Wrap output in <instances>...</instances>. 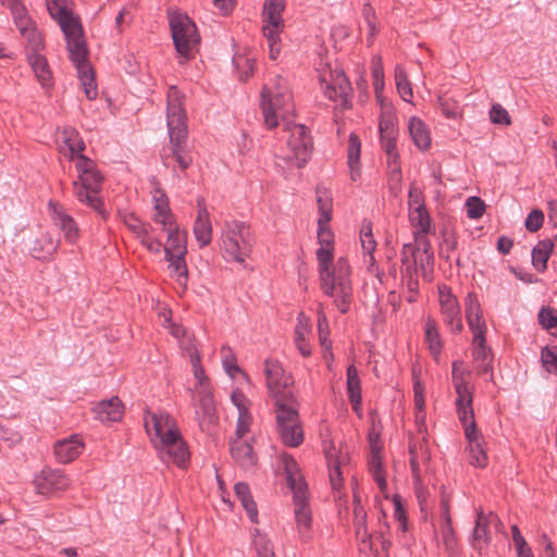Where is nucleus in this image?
Wrapping results in <instances>:
<instances>
[{
	"instance_id": "a19ab883",
	"label": "nucleus",
	"mask_w": 557,
	"mask_h": 557,
	"mask_svg": "<svg viewBox=\"0 0 557 557\" xmlns=\"http://www.w3.org/2000/svg\"><path fill=\"white\" fill-rule=\"evenodd\" d=\"M444 549L449 557L458 554V540L453 523L440 524Z\"/></svg>"
},
{
	"instance_id": "c9c22d12",
	"label": "nucleus",
	"mask_w": 557,
	"mask_h": 557,
	"mask_svg": "<svg viewBox=\"0 0 557 557\" xmlns=\"http://www.w3.org/2000/svg\"><path fill=\"white\" fill-rule=\"evenodd\" d=\"M317 203L319 209L318 225L329 224L332 220L333 200L325 188H317Z\"/></svg>"
},
{
	"instance_id": "864d4df0",
	"label": "nucleus",
	"mask_w": 557,
	"mask_h": 557,
	"mask_svg": "<svg viewBox=\"0 0 557 557\" xmlns=\"http://www.w3.org/2000/svg\"><path fill=\"white\" fill-rule=\"evenodd\" d=\"M490 120L494 124L510 125L511 119L508 111L499 103H494L490 110Z\"/></svg>"
},
{
	"instance_id": "a18cd8bd",
	"label": "nucleus",
	"mask_w": 557,
	"mask_h": 557,
	"mask_svg": "<svg viewBox=\"0 0 557 557\" xmlns=\"http://www.w3.org/2000/svg\"><path fill=\"white\" fill-rule=\"evenodd\" d=\"M443 114L448 119H456L460 114L459 102L447 95L437 98Z\"/></svg>"
},
{
	"instance_id": "2eb2a0df",
	"label": "nucleus",
	"mask_w": 557,
	"mask_h": 557,
	"mask_svg": "<svg viewBox=\"0 0 557 557\" xmlns=\"http://www.w3.org/2000/svg\"><path fill=\"white\" fill-rule=\"evenodd\" d=\"M35 485L39 494L50 496L65 491L70 485V480L61 470L44 469L35 479Z\"/></svg>"
},
{
	"instance_id": "a878e982",
	"label": "nucleus",
	"mask_w": 557,
	"mask_h": 557,
	"mask_svg": "<svg viewBox=\"0 0 557 557\" xmlns=\"http://www.w3.org/2000/svg\"><path fill=\"white\" fill-rule=\"evenodd\" d=\"M163 231L168 233V242L164 247L165 255H186L187 253V234L178 228L175 221L162 226Z\"/></svg>"
},
{
	"instance_id": "412c9836",
	"label": "nucleus",
	"mask_w": 557,
	"mask_h": 557,
	"mask_svg": "<svg viewBox=\"0 0 557 557\" xmlns=\"http://www.w3.org/2000/svg\"><path fill=\"white\" fill-rule=\"evenodd\" d=\"M230 453L233 460L245 471L256 468L258 456L251 444L246 440H231Z\"/></svg>"
},
{
	"instance_id": "1a4fd4ad",
	"label": "nucleus",
	"mask_w": 557,
	"mask_h": 557,
	"mask_svg": "<svg viewBox=\"0 0 557 557\" xmlns=\"http://www.w3.org/2000/svg\"><path fill=\"white\" fill-rule=\"evenodd\" d=\"M264 373L269 394L274 399V404L286 403L297 398L293 387V376L283 369L278 361L265 360Z\"/></svg>"
},
{
	"instance_id": "680f3d73",
	"label": "nucleus",
	"mask_w": 557,
	"mask_h": 557,
	"mask_svg": "<svg viewBox=\"0 0 557 557\" xmlns=\"http://www.w3.org/2000/svg\"><path fill=\"white\" fill-rule=\"evenodd\" d=\"M454 387L457 393L456 406H471L472 405V391L468 386L467 382L454 385Z\"/></svg>"
},
{
	"instance_id": "7ed1b4c3",
	"label": "nucleus",
	"mask_w": 557,
	"mask_h": 557,
	"mask_svg": "<svg viewBox=\"0 0 557 557\" xmlns=\"http://www.w3.org/2000/svg\"><path fill=\"white\" fill-rule=\"evenodd\" d=\"M183 95L177 87L171 86L168 91L166 120L171 144V152L162 154L163 163L169 166L170 159L175 158L178 166L186 170L193 163V157L187 148L188 129L186 112L182 103Z\"/></svg>"
},
{
	"instance_id": "aec40b11",
	"label": "nucleus",
	"mask_w": 557,
	"mask_h": 557,
	"mask_svg": "<svg viewBox=\"0 0 557 557\" xmlns=\"http://www.w3.org/2000/svg\"><path fill=\"white\" fill-rule=\"evenodd\" d=\"M466 440L468 442L469 462L473 467L484 468L487 466V455L483 447L484 438L476 429V424H472L469 431L466 430Z\"/></svg>"
},
{
	"instance_id": "72a5a7b5",
	"label": "nucleus",
	"mask_w": 557,
	"mask_h": 557,
	"mask_svg": "<svg viewBox=\"0 0 557 557\" xmlns=\"http://www.w3.org/2000/svg\"><path fill=\"white\" fill-rule=\"evenodd\" d=\"M360 152H361L360 139L355 133H351L348 138L347 158H348V166L350 169V177L352 181H357V178L360 176V164H359Z\"/></svg>"
},
{
	"instance_id": "a211bd4d",
	"label": "nucleus",
	"mask_w": 557,
	"mask_h": 557,
	"mask_svg": "<svg viewBox=\"0 0 557 557\" xmlns=\"http://www.w3.org/2000/svg\"><path fill=\"white\" fill-rule=\"evenodd\" d=\"M51 219L63 233L64 238L73 244L79 235L75 220L58 203L50 201L48 205Z\"/></svg>"
},
{
	"instance_id": "6e6d98bb",
	"label": "nucleus",
	"mask_w": 557,
	"mask_h": 557,
	"mask_svg": "<svg viewBox=\"0 0 557 557\" xmlns=\"http://www.w3.org/2000/svg\"><path fill=\"white\" fill-rule=\"evenodd\" d=\"M251 422L252 417L249 411L238 413L234 440H243L244 436L250 431Z\"/></svg>"
},
{
	"instance_id": "052dcab7",
	"label": "nucleus",
	"mask_w": 557,
	"mask_h": 557,
	"mask_svg": "<svg viewBox=\"0 0 557 557\" xmlns=\"http://www.w3.org/2000/svg\"><path fill=\"white\" fill-rule=\"evenodd\" d=\"M417 247H414L413 244L409 243L403 246L400 260L403 264H407L406 271L409 275H411V270L413 269L414 259L417 258Z\"/></svg>"
},
{
	"instance_id": "dca6fc26",
	"label": "nucleus",
	"mask_w": 557,
	"mask_h": 557,
	"mask_svg": "<svg viewBox=\"0 0 557 557\" xmlns=\"http://www.w3.org/2000/svg\"><path fill=\"white\" fill-rule=\"evenodd\" d=\"M472 358L478 375H488V380L493 381V360L494 354L492 348L486 344L485 336H474L472 339Z\"/></svg>"
},
{
	"instance_id": "338daca9",
	"label": "nucleus",
	"mask_w": 557,
	"mask_h": 557,
	"mask_svg": "<svg viewBox=\"0 0 557 557\" xmlns=\"http://www.w3.org/2000/svg\"><path fill=\"white\" fill-rule=\"evenodd\" d=\"M543 221H544L543 212L539 209H534L527 216L524 225L529 232L534 233L542 227Z\"/></svg>"
},
{
	"instance_id": "f257e3e1",
	"label": "nucleus",
	"mask_w": 557,
	"mask_h": 557,
	"mask_svg": "<svg viewBox=\"0 0 557 557\" xmlns=\"http://www.w3.org/2000/svg\"><path fill=\"white\" fill-rule=\"evenodd\" d=\"M317 259L319 262L320 286L323 293L333 297L337 309L341 313L349 311L352 298L351 286V268L345 257L337 259L333 269V247H320L317 250Z\"/></svg>"
},
{
	"instance_id": "5701e85b",
	"label": "nucleus",
	"mask_w": 557,
	"mask_h": 557,
	"mask_svg": "<svg viewBox=\"0 0 557 557\" xmlns=\"http://www.w3.org/2000/svg\"><path fill=\"white\" fill-rule=\"evenodd\" d=\"M83 449V440L75 434L69 438L58 441L54 445V455L59 462L70 463L82 454Z\"/></svg>"
},
{
	"instance_id": "e433bc0d",
	"label": "nucleus",
	"mask_w": 557,
	"mask_h": 557,
	"mask_svg": "<svg viewBox=\"0 0 557 557\" xmlns=\"http://www.w3.org/2000/svg\"><path fill=\"white\" fill-rule=\"evenodd\" d=\"M425 341L431 354L435 359H437L442 352L443 343L436 321L431 317H428L425 320Z\"/></svg>"
},
{
	"instance_id": "5fc2aeb1",
	"label": "nucleus",
	"mask_w": 557,
	"mask_h": 557,
	"mask_svg": "<svg viewBox=\"0 0 557 557\" xmlns=\"http://www.w3.org/2000/svg\"><path fill=\"white\" fill-rule=\"evenodd\" d=\"M466 208L470 219H479L484 214L485 203L481 198L472 196L467 199Z\"/></svg>"
},
{
	"instance_id": "bf43d9fd",
	"label": "nucleus",
	"mask_w": 557,
	"mask_h": 557,
	"mask_svg": "<svg viewBox=\"0 0 557 557\" xmlns=\"http://www.w3.org/2000/svg\"><path fill=\"white\" fill-rule=\"evenodd\" d=\"M307 333L306 325L298 323L295 329V343L300 354L304 357H309L311 355V349L308 343H306L305 335Z\"/></svg>"
},
{
	"instance_id": "8fccbe9b",
	"label": "nucleus",
	"mask_w": 557,
	"mask_h": 557,
	"mask_svg": "<svg viewBox=\"0 0 557 557\" xmlns=\"http://www.w3.org/2000/svg\"><path fill=\"white\" fill-rule=\"evenodd\" d=\"M541 361L548 373L557 375V352L545 346L541 350Z\"/></svg>"
},
{
	"instance_id": "de8ad7c7",
	"label": "nucleus",
	"mask_w": 557,
	"mask_h": 557,
	"mask_svg": "<svg viewBox=\"0 0 557 557\" xmlns=\"http://www.w3.org/2000/svg\"><path fill=\"white\" fill-rule=\"evenodd\" d=\"M450 494L446 491V487L442 485L440 491L441 524L453 523L450 516Z\"/></svg>"
},
{
	"instance_id": "58836bf2",
	"label": "nucleus",
	"mask_w": 557,
	"mask_h": 557,
	"mask_svg": "<svg viewBox=\"0 0 557 557\" xmlns=\"http://www.w3.org/2000/svg\"><path fill=\"white\" fill-rule=\"evenodd\" d=\"M194 234L199 247L208 246L212 240L210 218H197L194 224Z\"/></svg>"
},
{
	"instance_id": "c03bdc74",
	"label": "nucleus",
	"mask_w": 557,
	"mask_h": 557,
	"mask_svg": "<svg viewBox=\"0 0 557 557\" xmlns=\"http://www.w3.org/2000/svg\"><path fill=\"white\" fill-rule=\"evenodd\" d=\"M355 529L359 541V550L363 554L374 552V536L369 532L368 527H355Z\"/></svg>"
},
{
	"instance_id": "423d86ee",
	"label": "nucleus",
	"mask_w": 557,
	"mask_h": 557,
	"mask_svg": "<svg viewBox=\"0 0 557 557\" xmlns=\"http://www.w3.org/2000/svg\"><path fill=\"white\" fill-rule=\"evenodd\" d=\"M276 433L282 444L298 447L304 443V429L299 416L298 399L274 404Z\"/></svg>"
},
{
	"instance_id": "393cba45",
	"label": "nucleus",
	"mask_w": 557,
	"mask_h": 557,
	"mask_svg": "<svg viewBox=\"0 0 557 557\" xmlns=\"http://www.w3.org/2000/svg\"><path fill=\"white\" fill-rule=\"evenodd\" d=\"M466 319L473 337L486 334V324L482 317L481 305L475 295L469 294L466 299Z\"/></svg>"
},
{
	"instance_id": "49530a36",
	"label": "nucleus",
	"mask_w": 557,
	"mask_h": 557,
	"mask_svg": "<svg viewBox=\"0 0 557 557\" xmlns=\"http://www.w3.org/2000/svg\"><path fill=\"white\" fill-rule=\"evenodd\" d=\"M23 37L26 40V57H28V53H40V51L44 49L45 42L37 27Z\"/></svg>"
},
{
	"instance_id": "0eeeda50",
	"label": "nucleus",
	"mask_w": 557,
	"mask_h": 557,
	"mask_svg": "<svg viewBox=\"0 0 557 557\" xmlns=\"http://www.w3.org/2000/svg\"><path fill=\"white\" fill-rule=\"evenodd\" d=\"M222 245L225 253L234 261L244 263L255 245V236L244 222L226 223L222 233Z\"/></svg>"
},
{
	"instance_id": "4d7b16f0",
	"label": "nucleus",
	"mask_w": 557,
	"mask_h": 557,
	"mask_svg": "<svg viewBox=\"0 0 557 557\" xmlns=\"http://www.w3.org/2000/svg\"><path fill=\"white\" fill-rule=\"evenodd\" d=\"M318 333L321 345L329 350L331 348V342L329 341L330 330L326 315L323 311L318 313Z\"/></svg>"
},
{
	"instance_id": "3c124183",
	"label": "nucleus",
	"mask_w": 557,
	"mask_h": 557,
	"mask_svg": "<svg viewBox=\"0 0 557 557\" xmlns=\"http://www.w3.org/2000/svg\"><path fill=\"white\" fill-rule=\"evenodd\" d=\"M434 264V255H422L421 252L417 255V258L414 259L413 269H419L422 272V275L425 278H430V274L433 270Z\"/></svg>"
},
{
	"instance_id": "79ce46f5",
	"label": "nucleus",
	"mask_w": 557,
	"mask_h": 557,
	"mask_svg": "<svg viewBox=\"0 0 557 557\" xmlns=\"http://www.w3.org/2000/svg\"><path fill=\"white\" fill-rule=\"evenodd\" d=\"M395 82L397 90L401 98L407 102H411L413 96L411 84L408 79L405 69L401 65H396L395 67Z\"/></svg>"
},
{
	"instance_id": "6e6552de",
	"label": "nucleus",
	"mask_w": 557,
	"mask_h": 557,
	"mask_svg": "<svg viewBox=\"0 0 557 557\" xmlns=\"http://www.w3.org/2000/svg\"><path fill=\"white\" fill-rule=\"evenodd\" d=\"M170 27L177 53L186 60L191 59L194 49L200 42V35L194 21L186 14L174 13L170 15Z\"/></svg>"
},
{
	"instance_id": "f8f14e48",
	"label": "nucleus",
	"mask_w": 557,
	"mask_h": 557,
	"mask_svg": "<svg viewBox=\"0 0 557 557\" xmlns=\"http://www.w3.org/2000/svg\"><path fill=\"white\" fill-rule=\"evenodd\" d=\"M194 407L200 430L211 434L219 422V417L212 393L208 386H202L196 392Z\"/></svg>"
},
{
	"instance_id": "f03ea898",
	"label": "nucleus",
	"mask_w": 557,
	"mask_h": 557,
	"mask_svg": "<svg viewBox=\"0 0 557 557\" xmlns=\"http://www.w3.org/2000/svg\"><path fill=\"white\" fill-rule=\"evenodd\" d=\"M145 426L164 462H172L186 468L189 462V450L181 436L174 419L164 411L147 412Z\"/></svg>"
},
{
	"instance_id": "4c0bfd02",
	"label": "nucleus",
	"mask_w": 557,
	"mask_h": 557,
	"mask_svg": "<svg viewBox=\"0 0 557 557\" xmlns=\"http://www.w3.org/2000/svg\"><path fill=\"white\" fill-rule=\"evenodd\" d=\"M409 221L416 234H428L431 226V218L426 208L412 209L409 211Z\"/></svg>"
},
{
	"instance_id": "cd10ccee",
	"label": "nucleus",
	"mask_w": 557,
	"mask_h": 557,
	"mask_svg": "<svg viewBox=\"0 0 557 557\" xmlns=\"http://www.w3.org/2000/svg\"><path fill=\"white\" fill-rule=\"evenodd\" d=\"M153 199V221L162 226L170 224V222L174 221V215L171 212L169 199L165 193L157 188L152 196Z\"/></svg>"
},
{
	"instance_id": "9b49d317",
	"label": "nucleus",
	"mask_w": 557,
	"mask_h": 557,
	"mask_svg": "<svg viewBox=\"0 0 557 557\" xmlns=\"http://www.w3.org/2000/svg\"><path fill=\"white\" fill-rule=\"evenodd\" d=\"M285 129L290 133L288 147L292 151L289 159L296 161L297 168H302L311 158L313 141L309 129L304 124L286 122Z\"/></svg>"
},
{
	"instance_id": "ddd939ff",
	"label": "nucleus",
	"mask_w": 557,
	"mask_h": 557,
	"mask_svg": "<svg viewBox=\"0 0 557 557\" xmlns=\"http://www.w3.org/2000/svg\"><path fill=\"white\" fill-rule=\"evenodd\" d=\"M320 82L325 97L333 101L341 100L344 107L350 104L352 88L343 72H331L330 78L323 75Z\"/></svg>"
},
{
	"instance_id": "4be33fe9",
	"label": "nucleus",
	"mask_w": 557,
	"mask_h": 557,
	"mask_svg": "<svg viewBox=\"0 0 557 557\" xmlns=\"http://www.w3.org/2000/svg\"><path fill=\"white\" fill-rule=\"evenodd\" d=\"M284 10L285 0H267L262 10V30L282 32L284 28V20L282 17Z\"/></svg>"
},
{
	"instance_id": "c756f323",
	"label": "nucleus",
	"mask_w": 557,
	"mask_h": 557,
	"mask_svg": "<svg viewBox=\"0 0 557 557\" xmlns=\"http://www.w3.org/2000/svg\"><path fill=\"white\" fill-rule=\"evenodd\" d=\"M347 394L348 399L356 412H359L361 408V383L358 376V370L354 364L347 368Z\"/></svg>"
},
{
	"instance_id": "39448f33",
	"label": "nucleus",
	"mask_w": 557,
	"mask_h": 557,
	"mask_svg": "<svg viewBox=\"0 0 557 557\" xmlns=\"http://www.w3.org/2000/svg\"><path fill=\"white\" fill-rule=\"evenodd\" d=\"M261 109L269 128L278 125V116L284 117L294 111L292 95L286 81L277 76L273 86H264L261 92Z\"/></svg>"
},
{
	"instance_id": "603ef678",
	"label": "nucleus",
	"mask_w": 557,
	"mask_h": 557,
	"mask_svg": "<svg viewBox=\"0 0 557 557\" xmlns=\"http://www.w3.org/2000/svg\"><path fill=\"white\" fill-rule=\"evenodd\" d=\"M360 240L363 251L372 257V253L376 247V243L373 238L372 226L370 223L362 225L360 232Z\"/></svg>"
},
{
	"instance_id": "20e7f679",
	"label": "nucleus",
	"mask_w": 557,
	"mask_h": 557,
	"mask_svg": "<svg viewBox=\"0 0 557 557\" xmlns=\"http://www.w3.org/2000/svg\"><path fill=\"white\" fill-rule=\"evenodd\" d=\"M285 470L287 485L294 494V512L299 539L307 543L312 539V513L309 507L308 485L299 474L297 463L293 458L286 461Z\"/></svg>"
},
{
	"instance_id": "e2e57ef3",
	"label": "nucleus",
	"mask_w": 557,
	"mask_h": 557,
	"mask_svg": "<svg viewBox=\"0 0 557 557\" xmlns=\"http://www.w3.org/2000/svg\"><path fill=\"white\" fill-rule=\"evenodd\" d=\"M539 322L545 330L557 326V313L553 308H542L539 312Z\"/></svg>"
},
{
	"instance_id": "0e129e2a",
	"label": "nucleus",
	"mask_w": 557,
	"mask_h": 557,
	"mask_svg": "<svg viewBox=\"0 0 557 557\" xmlns=\"http://www.w3.org/2000/svg\"><path fill=\"white\" fill-rule=\"evenodd\" d=\"M396 124H397V119L394 113H392L391 111L383 112L380 116L379 132L380 133L398 132Z\"/></svg>"
},
{
	"instance_id": "ea45409f",
	"label": "nucleus",
	"mask_w": 557,
	"mask_h": 557,
	"mask_svg": "<svg viewBox=\"0 0 557 557\" xmlns=\"http://www.w3.org/2000/svg\"><path fill=\"white\" fill-rule=\"evenodd\" d=\"M77 73L87 99L95 100L98 96V88L95 82L94 70L88 65L77 70Z\"/></svg>"
},
{
	"instance_id": "2f4dec72",
	"label": "nucleus",
	"mask_w": 557,
	"mask_h": 557,
	"mask_svg": "<svg viewBox=\"0 0 557 557\" xmlns=\"http://www.w3.org/2000/svg\"><path fill=\"white\" fill-rule=\"evenodd\" d=\"M408 128H409V133H410L413 144L419 149L425 150L430 147V145H431L430 134H429V131L422 120H420L419 117H414V116L411 117L409 121Z\"/></svg>"
},
{
	"instance_id": "09e8293b",
	"label": "nucleus",
	"mask_w": 557,
	"mask_h": 557,
	"mask_svg": "<svg viewBox=\"0 0 557 557\" xmlns=\"http://www.w3.org/2000/svg\"><path fill=\"white\" fill-rule=\"evenodd\" d=\"M222 362L225 371L233 377L235 373L240 372V368L237 364V359L228 346L222 347Z\"/></svg>"
},
{
	"instance_id": "13d9d810",
	"label": "nucleus",
	"mask_w": 557,
	"mask_h": 557,
	"mask_svg": "<svg viewBox=\"0 0 557 557\" xmlns=\"http://www.w3.org/2000/svg\"><path fill=\"white\" fill-rule=\"evenodd\" d=\"M408 207H409V211L412 209L426 208L425 203H424L423 193L414 183H412L409 187Z\"/></svg>"
},
{
	"instance_id": "69168bd1",
	"label": "nucleus",
	"mask_w": 557,
	"mask_h": 557,
	"mask_svg": "<svg viewBox=\"0 0 557 557\" xmlns=\"http://www.w3.org/2000/svg\"><path fill=\"white\" fill-rule=\"evenodd\" d=\"M385 153L387 156V166L391 170L392 178L399 183L401 181V170L399 165V154L397 149Z\"/></svg>"
},
{
	"instance_id": "9d476101",
	"label": "nucleus",
	"mask_w": 557,
	"mask_h": 557,
	"mask_svg": "<svg viewBox=\"0 0 557 557\" xmlns=\"http://www.w3.org/2000/svg\"><path fill=\"white\" fill-rule=\"evenodd\" d=\"M77 182L73 183V189L76 198L84 203H87L103 219L107 216V212L103 208L101 198L98 197L103 176L96 169L90 173H84L78 175Z\"/></svg>"
},
{
	"instance_id": "f704fd0d",
	"label": "nucleus",
	"mask_w": 557,
	"mask_h": 557,
	"mask_svg": "<svg viewBox=\"0 0 557 557\" xmlns=\"http://www.w3.org/2000/svg\"><path fill=\"white\" fill-rule=\"evenodd\" d=\"M553 253L550 239L540 240L532 249V265L539 271L544 272L547 269V261Z\"/></svg>"
},
{
	"instance_id": "37998d69",
	"label": "nucleus",
	"mask_w": 557,
	"mask_h": 557,
	"mask_svg": "<svg viewBox=\"0 0 557 557\" xmlns=\"http://www.w3.org/2000/svg\"><path fill=\"white\" fill-rule=\"evenodd\" d=\"M253 546L258 557H275L274 547L265 534L256 530Z\"/></svg>"
},
{
	"instance_id": "6ab92c4d",
	"label": "nucleus",
	"mask_w": 557,
	"mask_h": 557,
	"mask_svg": "<svg viewBox=\"0 0 557 557\" xmlns=\"http://www.w3.org/2000/svg\"><path fill=\"white\" fill-rule=\"evenodd\" d=\"M440 304L444 323L450 329L451 332H461L462 322L460 308L456 297H454L449 292L444 293L442 289H440Z\"/></svg>"
},
{
	"instance_id": "7c9ffc66",
	"label": "nucleus",
	"mask_w": 557,
	"mask_h": 557,
	"mask_svg": "<svg viewBox=\"0 0 557 557\" xmlns=\"http://www.w3.org/2000/svg\"><path fill=\"white\" fill-rule=\"evenodd\" d=\"M235 495L239 499L242 506L247 512L248 518L251 522H257L258 509L255 503L249 485L245 482H238L234 486Z\"/></svg>"
},
{
	"instance_id": "f3484780",
	"label": "nucleus",
	"mask_w": 557,
	"mask_h": 557,
	"mask_svg": "<svg viewBox=\"0 0 557 557\" xmlns=\"http://www.w3.org/2000/svg\"><path fill=\"white\" fill-rule=\"evenodd\" d=\"M495 523L496 527L500 525L499 518L493 512L485 515L482 509L476 513L475 527L471 536V546L482 554L484 547L481 543L487 546L491 543L490 524Z\"/></svg>"
},
{
	"instance_id": "4468645a",
	"label": "nucleus",
	"mask_w": 557,
	"mask_h": 557,
	"mask_svg": "<svg viewBox=\"0 0 557 557\" xmlns=\"http://www.w3.org/2000/svg\"><path fill=\"white\" fill-rule=\"evenodd\" d=\"M67 44L69 58L77 70L88 66V50L83 38L81 22H77V29L62 30Z\"/></svg>"
},
{
	"instance_id": "bb28decb",
	"label": "nucleus",
	"mask_w": 557,
	"mask_h": 557,
	"mask_svg": "<svg viewBox=\"0 0 557 557\" xmlns=\"http://www.w3.org/2000/svg\"><path fill=\"white\" fill-rule=\"evenodd\" d=\"M97 419L101 422H116L123 416V405L119 397L98 403L95 408Z\"/></svg>"
},
{
	"instance_id": "774afa93",
	"label": "nucleus",
	"mask_w": 557,
	"mask_h": 557,
	"mask_svg": "<svg viewBox=\"0 0 557 557\" xmlns=\"http://www.w3.org/2000/svg\"><path fill=\"white\" fill-rule=\"evenodd\" d=\"M457 407V413L460 422L463 425L465 431L468 430L472 424L475 423L474 419V412L471 406H456Z\"/></svg>"
},
{
	"instance_id": "b1692460",
	"label": "nucleus",
	"mask_w": 557,
	"mask_h": 557,
	"mask_svg": "<svg viewBox=\"0 0 557 557\" xmlns=\"http://www.w3.org/2000/svg\"><path fill=\"white\" fill-rule=\"evenodd\" d=\"M49 14L58 22L62 30L77 29L78 17H75L66 5V0H46Z\"/></svg>"
},
{
	"instance_id": "473e14b6",
	"label": "nucleus",
	"mask_w": 557,
	"mask_h": 557,
	"mask_svg": "<svg viewBox=\"0 0 557 557\" xmlns=\"http://www.w3.org/2000/svg\"><path fill=\"white\" fill-rule=\"evenodd\" d=\"M186 255H165V259L169 262V269L171 276L175 277L177 283L186 287L188 281V269L185 261Z\"/></svg>"
},
{
	"instance_id": "c85d7f7f",
	"label": "nucleus",
	"mask_w": 557,
	"mask_h": 557,
	"mask_svg": "<svg viewBox=\"0 0 557 557\" xmlns=\"http://www.w3.org/2000/svg\"><path fill=\"white\" fill-rule=\"evenodd\" d=\"M27 60L41 86L50 87L52 85V72L46 57L41 53H28Z\"/></svg>"
}]
</instances>
